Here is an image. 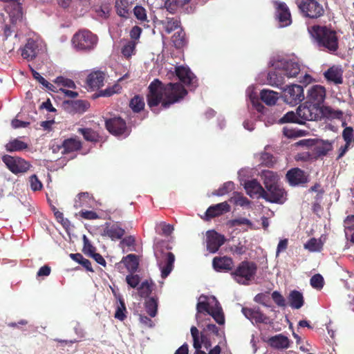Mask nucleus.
<instances>
[{
    "label": "nucleus",
    "instance_id": "f257e3e1",
    "mask_svg": "<svg viewBox=\"0 0 354 354\" xmlns=\"http://www.w3.org/2000/svg\"><path fill=\"white\" fill-rule=\"evenodd\" d=\"M187 94V91L180 83H169L163 86L158 80H154L149 86L148 105L153 111L160 102L163 108H168Z\"/></svg>",
    "mask_w": 354,
    "mask_h": 354
},
{
    "label": "nucleus",
    "instance_id": "f03ea898",
    "mask_svg": "<svg viewBox=\"0 0 354 354\" xmlns=\"http://www.w3.org/2000/svg\"><path fill=\"white\" fill-rule=\"evenodd\" d=\"M272 66L277 72H270L268 75V84L278 86L283 84V77H295L301 71V66L295 58L281 59L274 62Z\"/></svg>",
    "mask_w": 354,
    "mask_h": 354
},
{
    "label": "nucleus",
    "instance_id": "7ed1b4c3",
    "mask_svg": "<svg viewBox=\"0 0 354 354\" xmlns=\"http://www.w3.org/2000/svg\"><path fill=\"white\" fill-rule=\"evenodd\" d=\"M196 310V319L199 326L202 314L211 315L220 325L225 324V317L222 308L214 296L201 295L198 298Z\"/></svg>",
    "mask_w": 354,
    "mask_h": 354
},
{
    "label": "nucleus",
    "instance_id": "20e7f679",
    "mask_svg": "<svg viewBox=\"0 0 354 354\" xmlns=\"http://www.w3.org/2000/svg\"><path fill=\"white\" fill-rule=\"evenodd\" d=\"M308 31L319 47L330 52L338 49V37L335 30L326 26H314Z\"/></svg>",
    "mask_w": 354,
    "mask_h": 354
},
{
    "label": "nucleus",
    "instance_id": "39448f33",
    "mask_svg": "<svg viewBox=\"0 0 354 354\" xmlns=\"http://www.w3.org/2000/svg\"><path fill=\"white\" fill-rule=\"evenodd\" d=\"M71 41L73 47L76 50L88 51L96 46L97 37L89 30H83L75 33Z\"/></svg>",
    "mask_w": 354,
    "mask_h": 354
},
{
    "label": "nucleus",
    "instance_id": "423d86ee",
    "mask_svg": "<svg viewBox=\"0 0 354 354\" xmlns=\"http://www.w3.org/2000/svg\"><path fill=\"white\" fill-rule=\"evenodd\" d=\"M176 75L179 80L185 85L190 86L192 88H196L197 86V79L190 69L187 66H171L168 69L167 75L169 78H171Z\"/></svg>",
    "mask_w": 354,
    "mask_h": 354
},
{
    "label": "nucleus",
    "instance_id": "0eeeda50",
    "mask_svg": "<svg viewBox=\"0 0 354 354\" xmlns=\"http://www.w3.org/2000/svg\"><path fill=\"white\" fill-rule=\"evenodd\" d=\"M256 270L257 267L254 263L243 261L232 273V275L237 283L245 285L253 278Z\"/></svg>",
    "mask_w": 354,
    "mask_h": 354
},
{
    "label": "nucleus",
    "instance_id": "6e6552de",
    "mask_svg": "<svg viewBox=\"0 0 354 354\" xmlns=\"http://www.w3.org/2000/svg\"><path fill=\"white\" fill-rule=\"evenodd\" d=\"M154 254L161 272L162 278H166L173 270L175 256L171 252L155 250Z\"/></svg>",
    "mask_w": 354,
    "mask_h": 354
},
{
    "label": "nucleus",
    "instance_id": "1a4fd4ad",
    "mask_svg": "<svg viewBox=\"0 0 354 354\" xmlns=\"http://www.w3.org/2000/svg\"><path fill=\"white\" fill-rule=\"evenodd\" d=\"M298 7L306 17L310 18H317L324 13L320 0H302Z\"/></svg>",
    "mask_w": 354,
    "mask_h": 354
},
{
    "label": "nucleus",
    "instance_id": "9d476101",
    "mask_svg": "<svg viewBox=\"0 0 354 354\" xmlns=\"http://www.w3.org/2000/svg\"><path fill=\"white\" fill-rule=\"evenodd\" d=\"M2 160L8 169L15 174L26 172L31 166L28 162L18 156L5 155Z\"/></svg>",
    "mask_w": 354,
    "mask_h": 354
},
{
    "label": "nucleus",
    "instance_id": "9b49d317",
    "mask_svg": "<svg viewBox=\"0 0 354 354\" xmlns=\"http://www.w3.org/2000/svg\"><path fill=\"white\" fill-rule=\"evenodd\" d=\"M326 98V88L324 86L315 84L310 86L306 92V103L313 104L320 109V106Z\"/></svg>",
    "mask_w": 354,
    "mask_h": 354
},
{
    "label": "nucleus",
    "instance_id": "f8f14e48",
    "mask_svg": "<svg viewBox=\"0 0 354 354\" xmlns=\"http://www.w3.org/2000/svg\"><path fill=\"white\" fill-rule=\"evenodd\" d=\"M43 41L39 38H30L21 49V56L27 59H35L40 51L43 50Z\"/></svg>",
    "mask_w": 354,
    "mask_h": 354
},
{
    "label": "nucleus",
    "instance_id": "ddd939ff",
    "mask_svg": "<svg viewBox=\"0 0 354 354\" xmlns=\"http://www.w3.org/2000/svg\"><path fill=\"white\" fill-rule=\"evenodd\" d=\"M305 98L303 87L298 84H292L284 90V101L292 105H295Z\"/></svg>",
    "mask_w": 354,
    "mask_h": 354
},
{
    "label": "nucleus",
    "instance_id": "4468645a",
    "mask_svg": "<svg viewBox=\"0 0 354 354\" xmlns=\"http://www.w3.org/2000/svg\"><path fill=\"white\" fill-rule=\"evenodd\" d=\"M297 110L299 119L302 120V124L306 120H316L319 118L320 109L306 102L300 105Z\"/></svg>",
    "mask_w": 354,
    "mask_h": 354
},
{
    "label": "nucleus",
    "instance_id": "2eb2a0df",
    "mask_svg": "<svg viewBox=\"0 0 354 354\" xmlns=\"http://www.w3.org/2000/svg\"><path fill=\"white\" fill-rule=\"evenodd\" d=\"M106 127L112 134L126 137L129 133L126 127L125 122L121 118H113L106 121Z\"/></svg>",
    "mask_w": 354,
    "mask_h": 354
},
{
    "label": "nucleus",
    "instance_id": "dca6fc26",
    "mask_svg": "<svg viewBox=\"0 0 354 354\" xmlns=\"http://www.w3.org/2000/svg\"><path fill=\"white\" fill-rule=\"evenodd\" d=\"M263 198L272 203L283 204L286 201V193L279 185L265 190Z\"/></svg>",
    "mask_w": 354,
    "mask_h": 354
},
{
    "label": "nucleus",
    "instance_id": "f3484780",
    "mask_svg": "<svg viewBox=\"0 0 354 354\" xmlns=\"http://www.w3.org/2000/svg\"><path fill=\"white\" fill-rule=\"evenodd\" d=\"M273 3L276 9V17L280 23V26H289L292 22L291 15L286 4L277 1H274Z\"/></svg>",
    "mask_w": 354,
    "mask_h": 354
},
{
    "label": "nucleus",
    "instance_id": "a211bd4d",
    "mask_svg": "<svg viewBox=\"0 0 354 354\" xmlns=\"http://www.w3.org/2000/svg\"><path fill=\"white\" fill-rule=\"evenodd\" d=\"M225 237L215 231L207 232V249L211 253L216 252L219 248L224 243Z\"/></svg>",
    "mask_w": 354,
    "mask_h": 354
},
{
    "label": "nucleus",
    "instance_id": "6ab92c4d",
    "mask_svg": "<svg viewBox=\"0 0 354 354\" xmlns=\"http://www.w3.org/2000/svg\"><path fill=\"white\" fill-rule=\"evenodd\" d=\"M286 178L290 185L293 186L303 185L308 182V176L299 168L289 170L286 174Z\"/></svg>",
    "mask_w": 354,
    "mask_h": 354
},
{
    "label": "nucleus",
    "instance_id": "aec40b11",
    "mask_svg": "<svg viewBox=\"0 0 354 354\" xmlns=\"http://www.w3.org/2000/svg\"><path fill=\"white\" fill-rule=\"evenodd\" d=\"M242 313L252 323H267L268 318L258 308H243Z\"/></svg>",
    "mask_w": 354,
    "mask_h": 354
},
{
    "label": "nucleus",
    "instance_id": "412c9836",
    "mask_svg": "<svg viewBox=\"0 0 354 354\" xmlns=\"http://www.w3.org/2000/svg\"><path fill=\"white\" fill-rule=\"evenodd\" d=\"M245 189L252 198H263L265 189L257 180H248L245 183Z\"/></svg>",
    "mask_w": 354,
    "mask_h": 354
},
{
    "label": "nucleus",
    "instance_id": "4be33fe9",
    "mask_svg": "<svg viewBox=\"0 0 354 354\" xmlns=\"http://www.w3.org/2000/svg\"><path fill=\"white\" fill-rule=\"evenodd\" d=\"M212 266L218 272L228 271L233 267V261L227 257H216L213 259Z\"/></svg>",
    "mask_w": 354,
    "mask_h": 354
},
{
    "label": "nucleus",
    "instance_id": "5701e85b",
    "mask_svg": "<svg viewBox=\"0 0 354 354\" xmlns=\"http://www.w3.org/2000/svg\"><path fill=\"white\" fill-rule=\"evenodd\" d=\"M230 210V206L227 202L221 203L213 206H210L205 212L206 219L219 216Z\"/></svg>",
    "mask_w": 354,
    "mask_h": 354
},
{
    "label": "nucleus",
    "instance_id": "b1692460",
    "mask_svg": "<svg viewBox=\"0 0 354 354\" xmlns=\"http://www.w3.org/2000/svg\"><path fill=\"white\" fill-rule=\"evenodd\" d=\"M124 230L120 227L118 224L110 225L106 223L103 230L102 236H107L112 240L120 239L124 234Z\"/></svg>",
    "mask_w": 354,
    "mask_h": 354
},
{
    "label": "nucleus",
    "instance_id": "393cba45",
    "mask_svg": "<svg viewBox=\"0 0 354 354\" xmlns=\"http://www.w3.org/2000/svg\"><path fill=\"white\" fill-rule=\"evenodd\" d=\"M104 76L102 72H92L88 75L86 82L91 88H99L104 85Z\"/></svg>",
    "mask_w": 354,
    "mask_h": 354
},
{
    "label": "nucleus",
    "instance_id": "a878e982",
    "mask_svg": "<svg viewBox=\"0 0 354 354\" xmlns=\"http://www.w3.org/2000/svg\"><path fill=\"white\" fill-rule=\"evenodd\" d=\"M324 75L328 81L333 82L336 84H342L343 82L342 71L338 66L330 67L324 72Z\"/></svg>",
    "mask_w": 354,
    "mask_h": 354
},
{
    "label": "nucleus",
    "instance_id": "bb28decb",
    "mask_svg": "<svg viewBox=\"0 0 354 354\" xmlns=\"http://www.w3.org/2000/svg\"><path fill=\"white\" fill-rule=\"evenodd\" d=\"M269 344L272 347L278 348V349H286L290 346V339L285 335L282 334H279L271 337L269 339Z\"/></svg>",
    "mask_w": 354,
    "mask_h": 354
},
{
    "label": "nucleus",
    "instance_id": "cd10ccee",
    "mask_svg": "<svg viewBox=\"0 0 354 354\" xmlns=\"http://www.w3.org/2000/svg\"><path fill=\"white\" fill-rule=\"evenodd\" d=\"M262 179L266 189L279 186V176L272 171H264L262 174Z\"/></svg>",
    "mask_w": 354,
    "mask_h": 354
},
{
    "label": "nucleus",
    "instance_id": "c85d7f7f",
    "mask_svg": "<svg viewBox=\"0 0 354 354\" xmlns=\"http://www.w3.org/2000/svg\"><path fill=\"white\" fill-rule=\"evenodd\" d=\"M94 203L93 199L90 196L87 192L81 193L77 196L75 201L74 207L76 209L91 207Z\"/></svg>",
    "mask_w": 354,
    "mask_h": 354
},
{
    "label": "nucleus",
    "instance_id": "c756f323",
    "mask_svg": "<svg viewBox=\"0 0 354 354\" xmlns=\"http://www.w3.org/2000/svg\"><path fill=\"white\" fill-rule=\"evenodd\" d=\"M261 100L268 106H273L279 99V93L272 90L263 89L260 93Z\"/></svg>",
    "mask_w": 354,
    "mask_h": 354
},
{
    "label": "nucleus",
    "instance_id": "7c9ffc66",
    "mask_svg": "<svg viewBox=\"0 0 354 354\" xmlns=\"http://www.w3.org/2000/svg\"><path fill=\"white\" fill-rule=\"evenodd\" d=\"M62 147L64 153H70L79 150L82 147V143L78 138H71L63 142Z\"/></svg>",
    "mask_w": 354,
    "mask_h": 354
},
{
    "label": "nucleus",
    "instance_id": "2f4dec72",
    "mask_svg": "<svg viewBox=\"0 0 354 354\" xmlns=\"http://www.w3.org/2000/svg\"><path fill=\"white\" fill-rule=\"evenodd\" d=\"M288 301L292 308L299 309L304 305L303 295L297 290H293L290 293Z\"/></svg>",
    "mask_w": 354,
    "mask_h": 354
},
{
    "label": "nucleus",
    "instance_id": "473e14b6",
    "mask_svg": "<svg viewBox=\"0 0 354 354\" xmlns=\"http://www.w3.org/2000/svg\"><path fill=\"white\" fill-rule=\"evenodd\" d=\"M324 245V241L322 239H310L304 245V248L310 252H320Z\"/></svg>",
    "mask_w": 354,
    "mask_h": 354
},
{
    "label": "nucleus",
    "instance_id": "72a5a7b5",
    "mask_svg": "<svg viewBox=\"0 0 354 354\" xmlns=\"http://www.w3.org/2000/svg\"><path fill=\"white\" fill-rule=\"evenodd\" d=\"M5 147L6 149L10 152L19 151L26 149L28 144L19 138H15L8 142Z\"/></svg>",
    "mask_w": 354,
    "mask_h": 354
},
{
    "label": "nucleus",
    "instance_id": "f704fd0d",
    "mask_svg": "<svg viewBox=\"0 0 354 354\" xmlns=\"http://www.w3.org/2000/svg\"><path fill=\"white\" fill-rule=\"evenodd\" d=\"M115 6L119 16L128 18L130 6L128 0H116Z\"/></svg>",
    "mask_w": 354,
    "mask_h": 354
},
{
    "label": "nucleus",
    "instance_id": "c9c22d12",
    "mask_svg": "<svg viewBox=\"0 0 354 354\" xmlns=\"http://www.w3.org/2000/svg\"><path fill=\"white\" fill-rule=\"evenodd\" d=\"M122 262L124 264L128 270L134 272L138 267V260L136 255L130 254L123 257Z\"/></svg>",
    "mask_w": 354,
    "mask_h": 354
},
{
    "label": "nucleus",
    "instance_id": "e433bc0d",
    "mask_svg": "<svg viewBox=\"0 0 354 354\" xmlns=\"http://www.w3.org/2000/svg\"><path fill=\"white\" fill-rule=\"evenodd\" d=\"M8 13L12 24H17L22 21V8L19 4H15Z\"/></svg>",
    "mask_w": 354,
    "mask_h": 354
},
{
    "label": "nucleus",
    "instance_id": "4c0bfd02",
    "mask_svg": "<svg viewBox=\"0 0 354 354\" xmlns=\"http://www.w3.org/2000/svg\"><path fill=\"white\" fill-rule=\"evenodd\" d=\"M136 43L135 41L129 40L125 41L121 48L122 55L127 59L131 57L136 53Z\"/></svg>",
    "mask_w": 354,
    "mask_h": 354
},
{
    "label": "nucleus",
    "instance_id": "58836bf2",
    "mask_svg": "<svg viewBox=\"0 0 354 354\" xmlns=\"http://www.w3.org/2000/svg\"><path fill=\"white\" fill-rule=\"evenodd\" d=\"M315 151L318 156H324L332 150V144L329 141H320L315 143Z\"/></svg>",
    "mask_w": 354,
    "mask_h": 354
},
{
    "label": "nucleus",
    "instance_id": "ea45409f",
    "mask_svg": "<svg viewBox=\"0 0 354 354\" xmlns=\"http://www.w3.org/2000/svg\"><path fill=\"white\" fill-rule=\"evenodd\" d=\"M70 257L75 261L83 266L87 270L93 271L90 261L85 259L81 254H71Z\"/></svg>",
    "mask_w": 354,
    "mask_h": 354
},
{
    "label": "nucleus",
    "instance_id": "a19ab883",
    "mask_svg": "<svg viewBox=\"0 0 354 354\" xmlns=\"http://www.w3.org/2000/svg\"><path fill=\"white\" fill-rule=\"evenodd\" d=\"M247 96L250 100L253 106H256L258 111H261V109L263 107L258 100V95L257 93L254 92V87L253 86H250L248 88L246 91Z\"/></svg>",
    "mask_w": 354,
    "mask_h": 354
},
{
    "label": "nucleus",
    "instance_id": "79ce46f5",
    "mask_svg": "<svg viewBox=\"0 0 354 354\" xmlns=\"http://www.w3.org/2000/svg\"><path fill=\"white\" fill-rule=\"evenodd\" d=\"M145 308L147 313L152 317H155L157 313L158 303L156 299L151 297L146 301Z\"/></svg>",
    "mask_w": 354,
    "mask_h": 354
},
{
    "label": "nucleus",
    "instance_id": "37998d69",
    "mask_svg": "<svg viewBox=\"0 0 354 354\" xmlns=\"http://www.w3.org/2000/svg\"><path fill=\"white\" fill-rule=\"evenodd\" d=\"M138 293L142 297H148L152 290V283L149 282L147 280L142 282L140 286L138 288Z\"/></svg>",
    "mask_w": 354,
    "mask_h": 354
},
{
    "label": "nucleus",
    "instance_id": "c03bdc74",
    "mask_svg": "<svg viewBox=\"0 0 354 354\" xmlns=\"http://www.w3.org/2000/svg\"><path fill=\"white\" fill-rule=\"evenodd\" d=\"M129 105L134 112H139L144 109L145 102L142 97L136 95L131 99Z\"/></svg>",
    "mask_w": 354,
    "mask_h": 354
},
{
    "label": "nucleus",
    "instance_id": "a18cd8bd",
    "mask_svg": "<svg viewBox=\"0 0 354 354\" xmlns=\"http://www.w3.org/2000/svg\"><path fill=\"white\" fill-rule=\"evenodd\" d=\"M280 123H286V122H296L299 124H302V120L299 119L297 111L296 113L293 111H289L286 114L284 115L279 120Z\"/></svg>",
    "mask_w": 354,
    "mask_h": 354
},
{
    "label": "nucleus",
    "instance_id": "49530a36",
    "mask_svg": "<svg viewBox=\"0 0 354 354\" xmlns=\"http://www.w3.org/2000/svg\"><path fill=\"white\" fill-rule=\"evenodd\" d=\"M163 24L167 33H171L173 30L179 27L178 20L174 18L167 17Z\"/></svg>",
    "mask_w": 354,
    "mask_h": 354
},
{
    "label": "nucleus",
    "instance_id": "de8ad7c7",
    "mask_svg": "<svg viewBox=\"0 0 354 354\" xmlns=\"http://www.w3.org/2000/svg\"><path fill=\"white\" fill-rule=\"evenodd\" d=\"M126 306L124 304V301L122 299L121 297L119 298V305L117 307L115 313V318L123 321L126 318Z\"/></svg>",
    "mask_w": 354,
    "mask_h": 354
},
{
    "label": "nucleus",
    "instance_id": "09e8293b",
    "mask_svg": "<svg viewBox=\"0 0 354 354\" xmlns=\"http://www.w3.org/2000/svg\"><path fill=\"white\" fill-rule=\"evenodd\" d=\"M78 131L83 135L86 140L91 142H96L97 140V134L91 129H79Z\"/></svg>",
    "mask_w": 354,
    "mask_h": 354
},
{
    "label": "nucleus",
    "instance_id": "8fccbe9b",
    "mask_svg": "<svg viewBox=\"0 0 354 354\" xmlns=\"http://www.w3.org/2000/svg\"><path fill=\"white\" fill-rule=\"evenodd\" d=\"M133 14L136 19L140 21H147V11L141 6H136L133 8Z\"/></svg>",
    "mask_w": 354,
    "mask_h": 354
},
{
    "label": "nucleus",
    "instance_id": "3c124183",
    "mask_svg": "<svg viewBox=\"0 0 354 354\" xmlns=\"http://www.w3.org/2000/svg\"><path fill=\"white\" fill-rule=\"evenodd\" d=\"M32 73L33 77L37 80L41 84H42L44 87L47 88L50 91H54V86L46 81L38 72L32 69Z\"/></svg>",
    "mask_w": 354,
    "mask_h": 354
},
{
    "label": "nucleus",
    "instance_id": "603ef678",
    "mask_svg": "<svg viewBox=\"0 0 354 354\" xmlns=\"http://www.w3.org/2000/svg\"><path fill=\"white\" fill-rule=\"evenodd\" d=\"M310 285L317 290H320L324 286V278L319 274L313 275L310 279Z\"/></svg>",
    "mask_w": 354,
    "mask_h": 354
},
{
    "label": "nucleus",
    "instance_id": "864d4df0",
    "mask_svg": "<svg viewBox=\"0 0 354 354\" xmlns=\"http://www.w3.org/2000/svg\"><path fill=\"white\" fill-rule=\"evenodd\" d=\"M172 41L176 48H181L184 45L185 33L182 30L176 32L172 37Z\"/></svg>",
    "mask_w": 354,
    "mask_h": 354
},
{
    "label": "nucleus",
    "instance_id": "5fc2aeb1",
    "mask_svg": "<svg viewBox=\"0 0 354 354\" xmlns=\"http://www.w3.org/2000/svg\"><path fill=\"white\" fill-rule=\"evenodd\" d=\"M234 188V185L233 182L228 181L225 183L221 187H220L216 192L215 193L217 196H223L225 195L230 192L232 191Z\"/></svg>",
    "mask_w": 354,
    "mask_h": 354
},
{
    "label": "nucleus",
    "instance_id": "6e6d98bb",
    "mask_svg": "<svg viewBox=\"0 0 354 354\" xmlns=\"http://www.w3.org/2000/svg\"><path fill=\"white\" fill-rule=\"evenodd\" d=\"M174 230V227L172 225L169 224H165V223H162L159 225L156 228V231L158 232L159 234L164 236H169Z\"/></svg>",
    "mask_w": 354,
    "mask_h": 354
},
{
    "label": "nucleus",
    "instance_id": "4d7b16f0",
    "mask_svg": "<svg viewBox=\"0 0 354 354\" xmlns=\"http://www.w3.org/2000/svg\"><path fill=\"white\" fill-rule=\"evenodd\" d=\"M55 82L59 86H63L69 88H75V84L73 80L63 77H57L55 79Z\"/></svg>",
    "mask_w": 354,
    "mask_h": 354
},
{
    "label": "nucleus",
    "instance_id": "13d9d810",
    "mask_svg": "<svg viewBox=\"0 0 354 354\" xmlns=\"http://www.w3.org/2000/svg\"><path fill=\"white\" fill-rule=\"evenodd\" d=\"M232 224L234 226L242 225H247L248 227V228H250L251 230L257 229L250 220H248L246 218H243V217H241V218H238L232 220Z\"/></svg>",
    "mask_w": 354,
    "mask_h": 354
},
{
    "label": "nucleus",
    "instance_id": "bf43d9fd",
    "mask_svg": "<svg viewBox=\"0 0 354 354\" xmlns=\"http://www.w3.org/2000/svg\"><path fill=\"white\" fill-rule=\"evenodd\" d=\"M29 183L31 189L34 192L41 190L43 187L41 182L38 179L35 174H33L30 177Z\"/></svg>",
    "mask_w": 354,
    "mask_h": 354
},
{
    "label": "nucleus",
    "instance_id": "052dcab7",
    "mask_svg": "<svg viewBox=\"0 0 354 354\" xmlns=\"http://www.w3.org/2000/svg\"><path fill=\"white\" fill-rule=\"evenodd\" d=\"M305 131L283 128V134L288 138H297L305 135Z\"/></svg>",
    "mask_w": 354,
    "mask_h": 354
},
{
    "label": "nucleus",
    "instance_id": "680f3d73",
    "mask_svg": "<svg viewBox=\"0 0 354 354\" xmlns=\"http://www.w3.org/2000/svg\"><path fill=\"white\" fill-rule=\"evenodd\" d=\"M140 281V279L138 274H129L126 277V282L131 288H136Z\"/></svg>",
    "mask_w": 354,
    "mask_h": 354
},
{
    "label": "nucleus",
    "instance_id": "e2e57ef3",
    "mask_svg": "<svg viewBox=\"0 0 354 354\" xmlns=\"http://www.w3.org/2000/svg\"><path fill=\"white\" fill-rule=\"evenodd\" d=\"M84 241V248L83 251L85 254L91 256L95 252V248L91 245L87 237L84 235L83 236Z\"/></svg>",
    "mask_w": 354,
    "mask_h": 354
},
{
    "label": "nucleus",
    "instance_id": "0e129e2a",
    "mask_svg": "<svg viewBox=\"0 0 354 354\" xmlns=\"http://www.w3.org/2000/svg\"><path fill=\"white\" fill-rule=\"evenodd\" d=\"M121 90V86L118 84H115L111 88H106L101 91L100 95L102 96H111L114 93H118Z\"/></svg>",
    "mask_w": 354,
    "mask_h": 354
},
{
    "label": "nucleus",
    "instance_id": "69168bd1",
    "mask_svg": "<svg viewBox=\"0 0 354 354\" xmlns=\"http://www.w3.org/2000/svg\"><path fill=\"white\" fill-rule=\"evenodd\" d=\"M353 136V129L352 127H346L342 133V137L345 140L347 145H349L351 143L352 138Z\"/></svg>",
    "mask_w": 354,
    "mask_h": 354
},
{
    "label": "nucleus",
    "instance_id": "338daca9",
    "mask_svg": "<svg viewBox=\"0 0 354 354\" xmlns=\"http://www.w3.org/2000/svg\"><path fill=\"white\" fill-rule=\"evenodd\" d=\"M198 330L195 326H192L191 328V335L193 337L194 340V347L195 349L201 348V345L200 344V340L198 337Z\"/></svg>",
    "mask_w": 354,
    "mask_h": 354
},
{
    "label": "nucleus",
    "instance_id": "774afa93",
    "mask_svg": "<svg viewBox=\"0 0 354 354\" xmlns=\"http://www.w3.org/2000/svg\"><path fill=\"white\" fill-rule=\"evenodd\" d=\"M272 298L274 301L279 306H285L286 301L283 297L277 291H274L272 293Z\"/></svg>",
    "mask_w": 354,
    "mask_h": 354
}]
</instances>
